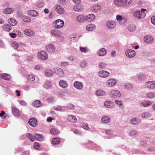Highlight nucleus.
<instances>
[{
	"label": "nucleus",
	"mask_w": 155,
	"mask_h": 155,
	"mask_svg": "<svg viewBox=\"0 0 155 155\" xmlns=\"http://www.w3.org/2000/svg\"><path fill=\"white\" fill-rule=\"evenodd\" d=\"M23 21L25 22H30L31 21V18L28 17L24 16L22 17Z\"/></svg>",
	"instance_id": "8fccbe9b"
},
{
	"label": "nucleus",
	"mask_w": 155,
	"mask_h": 155,
	"mask_svg": "<svg viewBox=\"0 0 155 155\" xmlns=\"http://www.w3.org/2000/svg\"><path fill=\"white\" fill-rule=\"evenodd\" d=\"M26 136L31 141L33 142L35 141V136H34L32 135L29 133H27Z\"/></svg>",
	"instance_id": "09e8293b"
},
{
	"label": "nucleus",
	"mask_w": 155,
	"mask_h": 155,
	"mask_svg": "<svg viewBox=\"0 0 155 155\" xmlns=\"http://www.w3.org/2000/svg\"><path fill=\"white\" fill-rule=\"evenodd\" d=\"M34 148L38 150H39L40 149V146L39 143L35 142L34 143Z\"/></svg>",
	"instance_id": "bf43d9fd"
},
{
	"label": "nucleus",
	"mask_w": 155,
	"mask_h": 155,
	"mask_svg": "<svg viewBox=\"0 0 155 155\" xmlns=\"http://www.w3.org/2000/svg\"><path fill=\"white\" fill-rule=\"evenodd\" d=\"M82 127L83 128L86 130H88L89 129L88 125L87 123H83L82 125Z\"/></svg>",
	"instance_id": "338daca9"
},
{
	"label": "nucleus",
	"mask_w": 155,
	"mask_h": 155,
	"mask_svg": "<svg viewBox=\"0 0 155 155\" xmlns=\"http://www.w3.org/2000/svg\"><path fill=\"white\" fill-rule=\"evenodd\" d=\"M1 77L6 80H9L11 78L10 75L7 74H3L1 75Z\"/></svg>",
	"instance_id": "c9c22d12"
},
{
	"label": "nucleus",
	"mask_w": 155,
	"mask_h": 155,
	"mask_svg": "<svg viewBox=\"0 0 155 155\" xmlns=\"http://www.w3.org/2000/svg\"><path fill=\"white\" fill-rule=\"evenodd\" d=\"M107 51L104 48H103L100 49L97 52V53L100 56H103L107 53Z\"/></svg>",
	"instance_id": "aec40b11"
},
{
	"label": "nucleus",
	"mask_w": 155,
	"mask_h": 155,
	"mask_svg": "<svg viewBox=\"0 0 155 155\" xmlns=\"http://www.w3.org/2000/svg\"><path fill=\"white\" fill-rule=\"evenodd\" d=\"M24 33L25 34L28 36H33L35 34L33 31L28 29L24 30Z\"/></svg>",
	"instance_id": "f3484780"
},
{
	"label": "nucleus",
	"mask_w": 155,
	"mask_h": 155,
	"mask_svg": "<svg viewBox=\"0 0 155 155\" xmlns=\"http://www.w3.org/2000/svg\"><path fill=\"white\" fill-rule=\"evenodd\" d=\"M91 9L93 11L97 12L100 11L101 7L98 5H94L92 7Z\"/></svg>",
	"instance_id": "2f4dec72"
},
{
	"label": "nucleus",
	"mask_w": 155,
	"mask_h": 155,
	"mask_svg": "<svg viewBox=\"0 0 155 155\" xmlns=\"http://www.w3.org/2000/svg\"><path fill=\"white\" fill-rule=\"evenodd\" d=\"M68 120L71 122H74L76 121V118L74 116L69 115L68 116Z\"/></svg>",
	"instance_id": "a19ab883"
},
{
	"label": "nucleus",
	"mask_w": 155,
	"mask_h": 155,
	"mask_svg": "<svg viewBox=\"0 0 155 155\" xmlns=\"http://www.w3.org/2000/svg\"><path fill=\"white\" fill-rule=\"evenodd\" d=\"M85 16L82 15H80L77 17V21L80 23H83L86 22Z\"/></svg>",
	"instance_id": "2eb2a0df"
},
{
	"label": "nucleus",
	"mask_w": 155,
	"mask_h": 155,
	"mask_svg": "<svg viewBox=\"0 0 155 155\" xmlns=\"http://www.w3.org/2000/svg\"><path fill=\"white\" fill-rule=\"evenodd\" d=\"M105 133L108 135H112L113 134V132L112 130L109 129H105Z\"/></svg>",
	"instance_id": "e2e57ef3"
},
{
	"label": "nucleus",
	"mask_w": 155,
	"mask_h": 155,
	"mask_svg": "<svg viewBox=\"0 0 155 155\" xmlns=\"http://www.w3.org/2000/svg\"><path fill=\"white\" fill-rule=\"evenodd\" d=\"M38 56L40 59L43 61L46 60L48 58L47 54L45 52L43 51L38 52Z\"/></svg>",
	"instance_id": "20e7f679"
},
{
	"label": "nucleus",
	"mask_w": 155,
	"mask_h": 155,
	"mask_svg": "<svg viewBox=\"0 0 155 155\" xmlns=\"http://www.w3.org/2000/svg\"><path fill=\"white\" fill-rule=\"evenodd\" d=\"M123 19L122 16L121 15H117L116 16V19L118 21H121Z\"/></svg>",
	"instance_id": "774afa93"
},
{
	"label": "nucleus",
	"mask_w": 155,
	"mask_h": 155,
	"mask_svg": "<svg viewBox=\"0 0 155 155\" xmlns=\"http://www.w3.org/2000/svg\"><path fill=\"white\" fill-rule=\"evenodd\" d=\"M110 97L114 98H116L120 97L121 95L120 92L117 90H113L109 92Z\"/></svg>",
	"instance_id": "7ed1b4c3"
},
{
	"label": "nucleus",
	"mask_w": 155,
	"mask_h": 155,
	"mask_svg": "<svg viewBox=\"0 0 155 155\" xmlns=\"http://www.w3.org/2000/svg\"><path fill=\"white\" fill-rule=\"evenodd\" d=\"M116 23L113 21H110L107 22L106 24V26L109 29H112L114 28L116 26Z\"/></svg>",
	"instance_id": "1a4fd4ad"
},
{
	"label": "nucleus",
	"mask_w": 155,
	"mask_h": 155,
	"mask_svg": "<svg viewBox=\"0 0 155 155\" xmlns=\"http://www.w3.org/2000/svg\"><path fill=\"white\" fill-rule=\"evenodd\" d=\"M60 64L61 67H65L69 65V63L68 62H60Z\"/></svg>",
	"instance_id": "0e129e2a"
},
{
	"label": "nucleus",
	"mask_w": 155,
	"mask_h": 155,
	"mask_svg": "<svg viewBox=\"0 0 155 155\" xmlns=\"http://www.w3.org/2000/svg\"><path fill=\"white\" fill-rule=\"evenodd\" d=\"M59 84L61 87L64 88H66L68 86L67 82L64 80H60L59 82Z\"/></svg>",
	"instance_id": "bb28decb"
},
{
	"label": "nucleus",
	"mask_w": 155,
	"mask_h": 155,
	"mask_svg": "<svg viewBox=\"0 0 155 155\" xmlns=\"http://www.w3.org/2000/svg\"><path fill=\"white\" fill-rule=\"evenodd\" d=\"M106 66L107 65L101 62L99 64L98 67L101 69H104L106 67Z\"/></svg>",
	"instance_id": "6e6d98bb"
},
{
	"label": "nucleus",
	"mask_w": 155,
	"mask_h": 155,
	"mask_svg": "<svg viewBox=\"0 0 155 155\" xmlns=\"http://www.w3.org/2000/svg\"><path fill=\"white\" fill-rule=\"evenodd\" d=\"M35 139L40 141H42L43 139V137L42 135L39 134H35Z\"/></svg>",
	"instance_id": "473e14b6"
},
{
	"label": "nucleus",
	"mask_w": 155,
	"mask_h": 155,
	"mask_svg": "<svg viewBox=\"0 0 155 155\" xmlns=\"http://www.w3.org/2000/svg\"><path fill=\"white\" fill-rule=\"evenodd\" d=\"M114 3L117 6L119 7L124 6L123 0H114Z\"/></svg>",
	"instance_id": "b1692460"
},
{
	"label": "nucleus",
	"mask_w": 155,
	"mask_h": 155,
	"mask_svg": "<svg viewBox=\"0 0 155 155\" xmlns=\"http://www.w3.org/2000/svg\"><path fill=\"white\" fill-rule=\"evenodd\" d=\"M139 104L141 106L146 107L150 105L152 102L150 101L144 100L140 102Z\"/></svg>",
	"instance_id": "9d476101"
},
{
	"label": "nucleus",
	"mask_w": 155,
	"mask_h": 155,
	"mask_svg": "<svg viewBox=\"0 0 155 155\" xmlns=\"http://www.w3.org/2000/svg\"><path fill=\"white\" fill-rule=\"evenodd\" d=\"M54 73L60 77L64 76V73L62 69L59 68H56L54 69Z\"/></svg>",
	"instance_id": "6e6552de"
},
{
	"label": "nucleus",
	"mask_w": 155,
	"mask_h": 155,
	"mask_svg": "<svg viewBox=\"0 0 155 155\" xmlns=\"http://www.w3.org/2000/svg\"><path fill=\"white\" fill-rule=\"evenodd\" d=\"M146 77L144 74H140L138 76V78L139 80H143L145 79Z\"/></svg>",
	"instance_id": "680f3d73"
},
{
	"label": "nucleus",
	"mask_w": 155,
	"mask_h": 155,
	"mask_svg": "<svg viewBox=\"0 0 155 155\" xmlns=\"http://www.w3.org/2000/svg\"><path fill=\"white\" fill-rule=\"evenodd\" d=\"M12 112L13 115L16 117H19L21 115V112L18 109L15 107L12 108Z\"/></svg>",
	"instance_id": "4be33fe9"
},
{
	"label": "nucleus",
	"mask_w": 155,
	"mask_h": 155,
	"mask_svg": "<svg viewBox=\"0 0 155 155\" xmlns=\"http://www.w3.org/2000/svg\"><path fill=\"white\" fill-rule=\"evenodd\" d=\"M116 83V81L114 79H110L107 81V84L108 87L114 86Z\"/></svg>",
	"instance_id": "412c9836"
},
{
	"label": "nucleus",
	"mask_w": 155,
	"mask_h": 155,
	"mask_svg": "<svg viewBox=\"0 0 155 155\" xmlns=\"http://www.w3.org/2000/svg\"><path fill=\"white\" fill-rule=\"evenodd\" d=\"M146 11V10L144 8H142L141 11L135 10L133 12V16L134 18L137 19L143 18L146 16V14L144 12Z\"/></svg>",
	"instance_id": "f257e3e1"
},
{
	"label": "nucleus",
	"mask_w": 155,
	"mask_h": 155,
	"mask_svg": "<svg viewBox=\"0 0 155 155\" xmlns=\"http://www.w3.org/2000/svg\"><path fill=\"white\" fill-rule=\"evenodd\" d=\"M46 49L49 53L54 52L55 50L54 46L52 44H49L46 47Z\"/></svg>",
	"instance_id": "6ab92c4d"
},
{
	"label": "nucleus",
	"mask_w": 155,
	"mask_h": 155,
	"mask_svg": "<svg viewBox=\"0 0 155 155\" xmlns=\"http://www.w3.org/2000/svg\"><path fill=\"white\" fill-rule=\"evenodd\" d=\"M115 103L120 108L123 109L124 107V106L122 101L116 100L115 101Z\"/></svg>",
	"instance_id": "79ce46f5"
},
{
	"label": "nucleus",
	"mask_w": 155,
	"mask_h": 155,
	"mask_svg": "<svg viewBox=\"0 0 155 155\" xmlns=\"http://www.w3.org/2000/svg\"><path fill=\"white\" fill-rule=\"evenodd\" d=\"M101 120L103 123L107 124L111 122V119L109 116L106 115L102 117L101 119Z\"/></svg>",
	"instance_id": "ddd939ff"
},
{
	"label": "nucleus",
	"mask_w": 155,
	"mask_h": 155,
	"mask_svg": "<svg viewBox=\"0 0 155 155\" xmlns=\"http://www.w3.org/2000/svg\"><path fill=\"white\" fill-rule=\"evenodd\" d=\"M28 123L31 126L33 127H35L37 125L38 122L36 119L31 118L29 119Z\"/></svg>",
	"instance_id": "dca6fc26"
},
{
	"label": "nucleus",
	"mask_w": 155,
	"mask_h": 155,
	"mask_svg": "<svg viewBox=\"0 0 155 155\" xmlns=\"http://www.w3.org/2000/svg\"><path fill=\"white\" fill-rule=\"evenodd\" d=\"M33 106L35 107H38L41 105V102L39 100H36L33 103Z\"/></svg>",
	"instance_id": "a18cd8bd"
},
{
	"label": "nucleus",
	"mask_w": 155,
	"mask_h": 155,
	"mask_svg": "<svg viewBox=\"0 0 155 155\" xmlns=\"http://www.w3.org/2000/svg\"><path fill=\"white\" fill-rule=\"evenodd\" d=\"M138 133V131L136 130H132L130 131L129 133V135L131 136H134L137 134Z\"/></svg>",
	"instance_id": "864d4df0"
},
{
	"label": "nucleus",
	"mask_w": 155,
	"mask_h": 155,
	"mask_svg": "<svg viewBox=\"0 0 155 155\" xmlns=\"http://www.w3.org/2000/svg\"><path fill=\"white\" fill-rule=\"evenodd\" d=\"M127 28L129 31L133 32L136 30V27L133 24H130L128 26Z\"/></svg>",
	"instance_id": "f704fd0d"
},
{
	"label": "nucleus",
	"mask_w": 155,
	"mask_h": 155,
	"mask_svg": "<svg viewBox=\"0 0 155 155\" xmlns=\"http://www.w3.org/2000/svg\"><path fill=\"white\" fill-rule=\"evenodd\" d=\"M146 96L147 98L152 99L155 97V93L150 92L146 94Z\"/></svg>",
	"instance_id": "393cba45"
},
{
	"label": "nucleus",
	"mask_w": 155,
	"mask_h": 155,
	"mask_svg": "<svg viewBox=\"0 0 155 155\" xmlns=\"http://www.w3.org/2000/svg\"><path fill=\"white\" fill-rule=\"evenodd\" d=\"M42 66L40 64H38L35 67V69L36 70H40L42 69Z\"/></svg>",
	"instance_id": "69168bd1"
},
{
	"label": "nucleus",
	"mask_w": 155,
	"mask_h": 155,
	"mask_svg": "<svg viewBox=\"0 0 155 155\" xmlns=\"http://www.w3.org/2000/svg\"><path fill=\"white\" fill-rule=\"evenodd\" d=\"M12 47L15 49H17L19 47L18 44L16 42H15L12 44Z\"/></svg>",
	"instance_id": "052dcab7"
},
{
	"label": "nucleus",
	"mask_w": 155,
	"mask_h": 155,
	"mask_svg": "<svg viewBox=\"0 0 155 155\" xmlns=\"http://www.w3.org/2000/svg\"><path fill=\"white\" fill-rule=\"evenodd\" d=\"M87 62L85 60L82 61L80 63V67L82 68H85L87 67Z\"/></svg>",
	"instance_id": "37998d69"
},
{
	"label": "nucleus",
	"mask_w": 155,
	"mask_h": 155,
	"mask_svg": "<svg viewBox=\"0 0 155 155\" xmlns=\"http://www.w3.org/2000/svg\"><path fill=\"white\" fill-rule=\"evenodd\" d=\"M144 41L145 42L147 43L151 44L153 42V39L152 36L147 35L144 37Z\"/></svg>",
	"instance_id": "9b49d317"
},
{
	"label": "nucleus",
	"mask_w": 155,
	"mask_h": 155,
	"mask_svg": "<svg viewBox=\"0 0 155 155\" xmlns=\"http://www.w3.org/2000/svg\"><path fill=\"white\" fill-rule=\"evenodd\" d=\"M8 21L10 25L13 26L16 25L17 23L16 20L13 18L9 19Z\"/></svg>",
	"instance_id": "4c0bfd02"
},
{
	"label": "nucleus",
	"mask_w": 155,
	"mask_h": 155,
	"mask_svg": "<svg viewBox=\"0 0 155 155\" xmlns=\"http://www.w3.org/2000/svg\"><path fill=\"white\" fill-rule=\"evenodd\" d=\"M53 24L56 28L59 29L62 28L64 25V22L61 19H57L55 20Z\"/></svg>",
	"instance_id": "f03ea898"
},
{
	"label": "nucleus",
	"mask_w": 155,
	"mask_h": 155,
	"mask_svg": "<svg viewBox=\"0 0 155 155\" xmlns=\"http://www.w3.org/2000/svg\"><path fill=\"white\" fill-rule=\"evenodd\" d=\"M53 72L50 69H46L45 71V74L47 76H50L53 75Z\"/></svg>",
	"instance_id": "c03bdc74"
},
{
	"label": "nucleus",
	"mask_w": 155,
	"mask_h": 155,
	"mask_svg": "<svg viewBox=\"0 0 155 155\" xmlns=\"http://www.w3.org/2000/svg\"><path fill=\"white\" fill-rule=\"evenodd\" d=\"M95 94L97 96H103L106 95V93L103 90H99L96 91Z\"/></svg>",
	"instance_id": "c756f323"
},
{
	"label": "nucleus",
	"mask_w": 155,
	"mask_h": 155,
	"mask_svg": "<svg viewBox=\"0 0 155 155\" xmlns=\"http://www.w3.org/2000/svg\"><path fill=\"white\" fill-rule=\"evenodd\" d=\"M83 9V7L79 4L75 5L73 7V9L76 12H80Z\"/></svg>",
	"instance_id": "cd10ccee"
},
{
	"label": "nucleus",
	"mask_w": 155,
	"mask_h": 155,
	"mask_svg": "<svg viewBox=\"0 0 155 155\" xmlns=\"http://www.w3.org/2000/svg\"><path fill=\"white\" fill-rule=\"evenodd\" d=\"M126 55L129 58L133 57L136 54L134 51L131 49L126 50L125 52Z\"/></svg>",
	"instance_id": "0eeeda50"
},
{
	"label": "nucleus",
	"mask_w": 155,
	"mask_h": 155,
	"mask_svg": "<svg viewBox=\"0 0 155 155\" xmlns=\"http://www.w3.org/2000/svg\"><path fill=\"white\" fill-rule=\"evenodd\" d=\"M145 86L149 89H154L155 88V82L152 81H148L146 83Z\"/></svg>",
	"instance_id": "423d86ee"
},
{
	"label": "nucleus",
	"mask_w": 155,
	"mask_h": 155,
	"mask_svg": "<svg viewBox=\"0 0 155 155\" xmlns=\"http://www.w3.org/2000/svg\"><path fill=\"white\" fill-rule=\"evenodd\" d=\"M85 18L86 21H93L95 19V16L94 14H91L85 16Z\"/></svg>",
	"instance_id": "a211bd4d"
},
{
	"label": "nucleus",
	"mask_w": 155,
	"mask_h": 155,
	"mask_svg": "<svg viewBox=\"0 0 155 155\" xmlns=\"http://www.w3.org/2000/svg\"><path fill=\"white\" fill-rule=\"evenodd\" d=\"M14 10L11 8H7L4 10L3 12L5 14H9L12 13L13 12Z\"/></svg>",
	"instance_id": "c85d7f7f"
},
{
	"label": "nucleus",
	"mask_w": 155,
	"mask_h": 155,
	"mask_svg": "<svg viewBox=\"0 0 155 155\" xmlns=\"http://www.w3.org/2000/svg\"><path fill=\"white\" fill-rule=\"evenodd\" d=\"M95 28V26L92 24H89L87 26L86 29L87 30L90 31L93 30Z\"/></svg>",
	"instance_id": "58836bf2"
},
{
	"label": "nucleus",
	"mask_w": 155,
	"mask_h": 155,
	"mask_svg": "<svg viewBox=\"0 0 155 155\" xmlns=\"http://www.w3.org/2000/svg\"><path fill=\"white\" fill-rule=\"evenodd\" d=\"M124 6H127L130 5L132 2L131 0H123Z\"/></svg>",
	"instance_id": "5fc2aeb1"
},
{
	"label": "nucleus",
	"mask_w": 155,
	"mask_h": 155,
	"mask_svg": "<svg viewBox=\"0 0 155 155\" xmlns=\"http://www.w3.org/2000/svg\"><path fill=\"white\" fill-rule=\"evenodd\" d=\"M130 123L133 125H138L140 122V120L136 118L131 119L130 121Z\"/></svg>",
	"instance_id": "5701e85b"
},
{
	"label": "nucleus",
	"mask_w": 155,
	"mask_h": 155,
	"mask_svg": "<svg viewBox=\"0 0 155 155\" xmlns=\"http://www.w3.org/2000/svg\"><path fill=\"white\" fill-rule=\"evenodd\" d=\"M50 132L53 135H57L59 133V131L58 130L55 128L51 129L50 130Z\"/></svg>",
	"instance_id": "3c124183"
},
{
	"label": "nucleus",
	"mask_w": 155,
	"mask_h": 155,
	"mask_svg": "<svg viewBox=\"0 0 155 155\" xmlns=\"http://www.w3.org/2000/svg\"><path fill=\"white\" fill-rule=\"evenodd\" d=\"M55 10L57 13L60 15L63 14L65 12L64 8L59 5H56L55 6Z\"/></svg>",
	"instance_id": "39448f33"
},
{
	"label": "nucleus",
	"mask_w": 155,
	"mask_h": 155,
	"mask_svg": "<svg viewBox=\"0 0 155 155\" xmlns=\"http://www.w3.org/2000/svg\"><path fill=\"white\" fill-rule=\"evenodd\" d=\"M27 13L28 15L34 17L37 16L38 15L37 12L35 10H30Z\"/></svg>",
	"instance_id": "a878e982"
},
{
	"label": "nucleus",
	"mask_w": 155,
	"mask_h": 155,
	"mask_svg": "<svg viewBox=\"0 0 155 155\" xmlns=\"http://www.w3.org/2000/svg\"><path fill=\"white\" fill-rule=\"evenodd\" d=\"M151 114L148 112H145L142 114L141 116L143 118H150L151 117Z\"/></svg>",
	"instance_id": "ea45409f"
},
{
	"label": "nucleus",
	"mask_w": 155,
	"mask_h": 155,
	"mask_svg": "<svg viewBox=\"0 0 155 155\" xmlns=\"http://www.w3.org/2000/svg\"><path fill=\"white\" fill-rule=\"evenodd\" d=\"M98 75L101 77L105 78L109 75L110 73L107 71H101L99 72Z\"/></svg>",
	"instance_id": "4468645a"
},
{
	"label": "nucleus",
	"mask_w": 155,
	"mask_h": 155,
	"mask_svg": "<svg viewBox=\"0 0 155 155\" xmlns=\"http://www.w3.org/2000/svg\"><path fill=\"white\" fill-rule=\"evenodd\" d=\"M110 104L111 103L110 101H106L104 103V106L106 108L112 109L113 107L111 106Z\"/></svg>",
	"instance_id": "603ef678"
},
{
	"label": "nucleus",
	"mask_w": 155,
	"mask_h": 155,
	"mask_svg": "<svg viewBox=\"0 0 155 155\" xmlns=\"http://www.w3.org/2000/svg\"><path fill=\"white\" fill-rule=\"evenodd\" d=\"M125 87L127 90H130L132 88V85L130 83H127L125 85Z\"/></svg>",
	"instance_id": "4d7b16f0"
},
{
	"label": "nucleus",
	"mask_w": 155,
	"mask_h": 155,
	"mask_svg": "<svg viewBox=\"0 0 155 155\" xmlns=\"http://www.w3.org/2000/svg\"><path fill=\"white\" fill-rule=\"evenodd\" d=\"M60 142L59 139L58 138H53L51 141V143L53 144H58Z\"/></svg>",
	"instance_id": "de8ad7c7"
},
{
	"label": "nucleus",
	"mask_w": 155,
	"mask_h": 155,
	"mask_svg": "<svg viewBox=\"0 0 155 155\" xmlns=\"http://www.w3.org/2000/svg\"><path fill=\"white\" fill-rule=\"evenodd\" d=\"M35 80V78L34 75L31 74L29 75L28 76V81H34Z\"/></svg>",
	"instance_id": "13d9d810"
},
{
	"label": "nucleus",
	"mask_w": 155,
	"mask_h": 155,
	"mask_svg": "<svg viewBox=\"0 0 155 155\" xmlns=\"http://www.w3.org/2000/svg\"><path fill=\"white\" fill-rule=\"evenodd\" d=\"M51 34L54 36H58L60 35V32L58 30L53 29L51 30Z\"/></svg>",
	"instance_id": "72a5a7b5"
},
{
	"label": "nucleus",
	"mask_w": 155,
	"mask_h": 155,
	"mask_svg": "<svg viewBox=\"0 0 155 155\" xmlns=\"http://www.w3.org/2000/svg\"><path fill=\"white\" fill-rule=\"evenodd\" d=\"M80 50L81 51V52L84 53H87L89 51L88 49L86 47H80Z\"/></svg>",
	"instance_id": "49530a36"
},
{
	"label": "nucleus",
	"mask_w": 155,
	"mask_h": 155,
	"mask_svg": "<svg viewBox=\"0 0 155 155\" xmlns=\"http://www.w3.org/2000/svg\"><path fill=\"white\" fill-rule=\"evenodd\" d=\"M74 86L77 89L81 90L83 87V83L80 82L76 81L74 83Z\"/></svg>",
	"instance_id": "f8f14e48"
},
{
	"label": "nucleus",
	"mask_w": 155,
	"mask_h": 155,
	"mask_svg": "<svg viewBox=\"0 0 155 155\" xmlns=\"http://www.w3.org/2000/svg\"><path fill=\"white\" fill-rule=\"evenodd\" d=\"M2 28L4 31L9 32L12 29V27L8 24H5L3 26Z\"/></svg>",
	"instance_id": "7c9ffc66"
},
{
	"label": "nucleus",
	"mask_w": 155,
	"mask_h": 155,
	"mask_svg": "<svg viewBox=\"0 0 155 155\" xmlns=\"http://www.w3.org/2000/svg\"><path fill=\"white\" fill-rule=\"evenodd\" d=\"M51 82L49 81H46L44 85L45 88L46 89L50 88L51 87Z\"/></svg>",
	"instance_id": "e433bc0d"
}]
</instances>
